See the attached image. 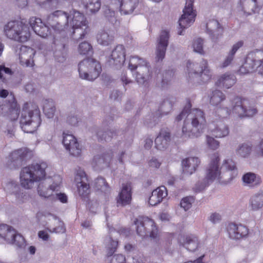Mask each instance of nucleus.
<instances>
[{
  "label": "nucleus",
  "mask_w": 263,
  "mask_h": 263,
  "mask_svg": "<svg viewBox=\"0 0 263 263\" xmlns=\"http://www.w3.org/2000/svg\"><path fill=\"white\" fill-rule=\"evenodd\" d=\"M47 23L55 31H69L72 36L77 34L79 35L78 40L84 39L89 31L86 17L83 13L75 9L69 13L57 10L49 15Z\"/></svg>",
  "instance_id": "f257e3e1"
},
{
  "label": "nucleus",
  "mask_w": 263,
  "mask_h": 263,
  "mask_svg": "<svg viewBox=\"0 0 263 263\" xmlns=\"http://www.w3.org/2000/svg\"><path fill=\"white\" fill-rule=\"evenodd\" d=\"M190 102L176 118L177 121L184 119L182 128L183 138H194L199 137L203 132L206 123L204 114L200 109H191Z\"/></svg>",
  "instance_id": "f03ea898"
},
{
  "label": "nucleus",
  "mask_w": 263,
  "mask_h": 263,
  "mask_svg": "<svg viewBox=\"0 0 263 263\" xmlns=\"http://www.w3.org/2000/svg\"><path fill=\"white\" fill-rule=\"evenodd\" d=\"M230 103L229 107L222 104L217 107L216 115L219 118H224L232 113L240 118H244L252 117L257 114V109L253 106H248V102L244 99L235 97Z\"/></svg>",
  "instance_id": "7ed1b4c3"
},
{
  "label": "nucleus",
  "mask_w": 263,
  "mask_h": 263,
  "mask_svg": "<svg viewBox=\"0 0 263 263\" xmlns=\"http://www.w3.org/2000/svg\"><path fill=\"white\" fill-rule=\"evenodd\" d=\"M41 123V114L37 105L33 103H25L20 119L22 129L25 133L36 131Z\"/></svg>",
  "instance_id": "20e7f679"
},
{
  "label": "nucleus",
  "mask_w": 263,
  "mask_h": 263,
  "mask_svg": "<svg viewBox=\"0 0 263 263\" xmlns=\"http://www.w3.org/2000/svg\"><path fill=\"white\" fill-rule=\"evenodd\" d=\"M47 166L46 163L42 162L24 167L20 174L21 185L25 189H30L35 181L45 179Z\"/></svg>",
  "instance_id": "39448f33"
},
{
  "label": "nucleus",
  "mask_w": 263,
  "mask_h": 263,
  "mask_svg": "<svg viewBox=\"0 0 263 263\" xmlns=\"http://www.w3.org/2000/svg\"><path fill=\"white\" fill-rule=\"evenodd\" d=\"M186 70L189 81L201 84L208 82L212 77V72L208 61L202 59L199 63L188 61L186 63Z\"/></svg>",
  "instance_id": "423d86ee"
},
{
  "label": "nucleus",
  "mask_w": 263,
  "mask_h": 263,
  "mask_svg": "<svg viewBox=\"0 0 263 263\" xmlns=\"http://www.w3.org/2000/svg\"><path fill=\"white\" fill-rule=\"evenodd\" d=\"M219 155L214 154L206 168L205 177L196 184L195 189L197 191H201L214 181L223 179L221 168L219 167Z\"/></svg>",
  "instance_id": "0eeeda50"
},
{
  "label": "nucleus",
  "mask_w": 263,
  "mask_h": 263,
  "mask_svg": "<svg viewBox=\"0 0 263 263\" xmlns=\"http://www.w3.org/2000/svg\"><path fill=\"white\" fill-rule=\"evenodd\" d=\"M4 33L8 38L21 43L27 42L30 37L28 25L16 21L9 22L5 25Z\"/></svg>",
  "instance_id": "6e6552de"
},
{
  "label": "nucleus",
  "mask_w": 263,
  "mask_h": 263,
  "mask_svg": "<svg viewBox=\"0 0 263 263\" xmlns=\"http://www.w3.org/2000/svg\"><path fill=\"white\" fill-rule=\"evenodd\" d=\"M101 71L100 63L92 58H86L79 64V75L83 79L93 81L99 77Z\"/></svg>",
  "instance_id": "1a4fd4ad"
},
{
  "label": "nucleus",
  "mask_w": 263,
  "mask_h": 263,
  "mask_svg": "<svg viewBox=\"0 0 263 263\" xmlns=\"http://www.w3.org/2000/svg\"><path fill=\"white\" fill-rule=\"evenodd\" d=\"M136 226L137 234L143 236L149 235L152 239H156L158 236V230L155 222L147 217H139L134 221Z\"/></svg>",
  "instance_id": "9d476101"
},
{
  "label": "nucleus",
  "mask_w": 263,
  "mask_h": 263,
  "mask_svg": "<svg viewBox=\"0 0 263 263\" xmlns=\"http://www.w3.org/2000/svg\"><path fill=\"white\" fill-rule=\"evenodd\" d=\"M20 112V106L14 96L8 102L0 104V115L6 116L11 121L17 120Z\"/></svg>",
  "instance_id": "9b49d317"
},
{
  "label": "nucleus",
  "mask_w": 263,
  "mask_h": 263,
  "mask_svg": "<svg viewBox=\"0 0 263 263\" xmlns=\"http://www.w3.org/2000/svg\"><path fill=\"white\" fill-rule=\"evenodd\" d=\"M263 60V51L256 50L249 53L245 63L240 67L241 73H247L254 70L256 66Z\"/></svg>",
  "instance_id": "f8f14e48"
},
{
  "label": "nucleus",
  "mask_w": 263,
  "mask_h": 263,
  "mask_svg": "<svg viewBox=\"0 0 263 263\" xmlns=\"http://www.w3.org/2000/svg\"><path fill=\"white\" fill-rule=\"evenodd\" d=\"M74 181L77 184L79 195L82 198L87 197L90 194V187L87 181V177L85 172L81 167L76 170Z\"/></svg>",
  "instance_id": "ddd939ff"
},
{
  "label": "nucleus",
  "mask_w": 263,
  "mask_h": 263,
  "mask_svg": "<svg viewBox=\"0 0 263 263\" xmlns=\"http://www.w3.org/2000/svg\"><path fill=\"white\" fill-rule=\"evenodd\" d=\"M194 0H186L183 14L179 20V25L182 29L190 27L195 21L196 13L193 9Z\"/></svg>",
  "instance_id": "4468645a"
},
{
  "label": "nucleus",
  "mask_w": 263,
  "mask_h": 263,
  "mask_svg": "<svg viewBox=\"0 0 263 263\" xmlns=\"http://www.w3.org/2000/svg\"><path fill=\"white\" fill-rule=\"evenodd\" d=\"M222 176L226 182H230L235 178L237 174V168L235 162L231 158H226L223 160L222 166Z\"/></svg>",
  "instance_id": "2eb2a0df"
},
{
  "label": "nucleus",
  "mask_w": 263,
  "mask_h": 263,
  "mask_svg": "<svg viewBox=\"0 0 263 263\" xmlns=\"http://www.w3.org/2000/svg\"><path fill=\"white\" fill-rule=\"evenodd\" d=\"M169 32L166 30H162L157 41L156 50V60L161 61L165 55L166 47L168 44Z\"/></svg>",
  "instance_id": "dca6fc26"
},
{
  "label": "nucleus",
  "mask_w": 263,
  "mask_h": 263,
  "mask_svg": "<svg viewBox=\"0 0 263 263\" xmlns=\"http://www.w3.org/2000/svg\"><path fill=\"white\" fill-rule=\"evenodd\" d=\"M29 23L34 32L39 36L46 38L50 35L49 27L40 18L32 16L30 18Z\"/></svg>",
  "instance_id": "f3484780"
},
{
  "label": "nucleus",
  "mask_w": 263,
  "mask_h": 263,
  "mask_svg": "<svg viewBox=\"0 0 263 263\" xmlns=\"http://www.w3.org/2000/svg\"><path fill=\"white\" fill-rule=\"evenodd\" d=\"M63 143L65 148L73 156L81 154V148L76 138L72 134L63 133Z\"/></svg>",
  "instance_id": "a211bd4d"
},
{
  "label": "nucleus",
  "mask_w": 263,
  "mask_h": 263,
  "mask_svg": "<svg viewBox=\"0 0 263 263\" xmlns=\"http://www.w3.org/2000/svg\"><path fill=\"white\" fill-rule=\"evenodd\" d=\"M227 231L230 238L233 239H240L245 238L249 234L248 228L240 223H229L227 227Z\"/></svg>",
  "instance_id": "6ab92c4d"
},
{
  "label": "nucleus",
  "mask_w": 263,
  "mask_h": 263,
  "mask_svg": "<svg viewBox=\"0 0 263 263\" xmlns=\"http://www.w3.org/2000/svg\"><path fill=\"white\" fill-rule=\"evenodd\" d=\"M263 6V0H241L238 10L247 15L258 12Z\"/></svg>",
  "instance_id": "aec40b11"
},
{
  "label": "nucleus",
  "mask_w": 263,
  "mask_h": 263,
  "mask_svg": "<svg viewBox=\"0 0 263 263\" xmlns=\"http://www.w3.org/2000/svg\"><path fill=\"white\" fill-rule=\"evenodd\" d=\"M31 152L22 148L12 152L9 156L8 162L13 164L15 168L22 165V162L31 155Z\"/></svg>",
  "instance_id": "412c9836"
},
{
  "label": "nucleus",
  "mask_w": 263,
  "mask_h": 263,
  "mask_svg": "<svg viewBox=\"0 0 263 263\" xmlns=\"http://www.w3.org/2000/svg\"><path fill=\"white\" fill-rule=\"evenodd\" d=\"M206 32L213 40L221 37L223 33V28L215 19H210L205 24Z\"/></svg>",
  "instance_id": "4be33fe9"
},
{
  "label": "nucleus",
  "mask_w": 263,
  "mask_h": 263,
  "mask_svg": "<svg viewBox=\"0 0 263 263\" xmlns=\"http://www.w3.org/2000/svg\"><path fill=\"white\" fill-rule=\"evenodd\" d=\"M19 59L22 65L33 67L34 65L33 60L35 51L29 47L22 45L20 48Z\"/></svg>",
  "instance_id": "5701e85b"
},
{
  "label": "nucleus",
  "mask_w": 263,
  "mask_h": 263,
  "mask_svg": "<svg viewBox=\"0 0 263 263\" xmlns=\"http://www.w3.org/2000/svg\"><path fill=\"white\" fill-rule=\"evenodd\" d=\"M132 195L130 183L127 182L122 184L117 200L118 205L124 206L129 204L132 200Z\"/></svg>",
  "instance_id": "b1692460"
},
{
  "label": "nucleus",
  "mask_w": 263,
  "mask_h": 263,
  "mask_svg": "<svg viewBox=\"0 0 263 263\" xmlns=\"http://www.w3.org/2000/svg\"><path fill=\"white\" fill-rule=\"evenodd\" d=\"M151 77V71L149 64L144 60V63L139 65L137 69L136 79L137 83L143 85Z\"/></svg>",
  "instance_id": "393cba45"
},
{
  "label": "nucleus",
  "mask_w": 263,
  "mask_h": 263,
  "mask_svg": "<svg viewBox=\"0 0 263 263\" xmlns=\"http://www.w3.org/2000/svg\"><path fill=\"white\" fill-rule=\"evenodd\" d=\"M170 141V133L165 129H161L155 139V147L158 150L164 151L168 147Z\"/></svg>",
  "instance_id": "a878e982"
},
{
  "label": "nucleus",
  "mask_w": 263,
  "mask_h": 263,
  "mask_svg": "<svg viewBox=\"0 0 263 263\" xmlns=\"http://www.w3.org/2000/svg\"><path fill=\"white\" fill-rule=\"evenodd\" d=\"M200 163L198 157H191L183 159L182 161L184 173L190 175L194 173Z\"/></svg>",
  "instance_id": "bb28decb"
},
{
  "label": "nucleus",
  "mask_w": 263,
  "mask_h": 263,
  "mask_svg": "<svg viewBox=\"0 0 263 263\" xmlns=\"http://www.w3.org/2000/svg\"><path fill=\"white\" fill-rule=\"evenodd\" d=\"M167 195L166 187L164 186H161L154 190L151 196L149 198L148 203L152 206H155L161 202L163 199Z\"/></svg>",
  "instance_id": "cd10ccee"
},
{
  "label": "nucleus",
  "mask_w": 263,
  "mask_h": 263,
  "mask_svg": "<svg viewBox=\"0 0 263 263\" xmlns=\"http://www.w3.org/2000/svg\"><path fill=\"white\" fill-rule=\"evenodd\" d=\"M236 82V77L233 74L227 72L218 78L216 85L220 88L229 89L235 84Z\"/></svg>",
  "instance_id": "c85d7f7f"
},
{
  "label": "nucleus",
  "mask_w": 263,
  "mask_h": 263,
  "mask_svg": "<svg viewBox=\"0 0 263 263\" xmlns=\"http://www.w3.org/2000/svg\"><path fill=\"white\" fill-rule=\"evenodd\" d=\"M139 0H118L119 11L121 14H130L138 6Z\"/></svg>",
  "instance_id": "c756f323"
},
{
  "label": "nucleus",
  "mask_w": 263,
  "mask_h": 263,
  "mask_svg": "<svg viewBox=\"0 0 263 263\" xmlns=\"http://www.w3.org/2000/svg\"><path fill=\"white\" fill-rule=\"evenodd\" d=\"M243 45V42L239 41L233 45L231 49L228 52L223 61L221 64V67L225 68L228 66L234 59L235 54L237 50Z\"/></svg>",
  "instance_id": "7c9ffc66"
},
{
  "label": "nucleus",
  "mask_w": 263,
  "mask_h": 263,
  "mask_svg": "<svg viewBox=\"0 0 263 263\" xmlns=\"http://www.w3.org/2000/svg\"><path fill=\"white\" fill-rule=\"evenodd\" d=\"M213 135L217 138H224L229 134L228 126L223 123L221 121H218L215 124V127L211 129Z\"/></svg>",
  "instance_id": "2f4dec72"
},
{
  "label": "nucleus",
  "mask_w": 263,
  "mask_h": 263,
  "mask_svg": "<svg viewBox=\"0 0 263 263\" xmlns=\"http://www.w3.org/2000/svg\"><path fill=\"white\" fill-rule=\"evenodd\" d=\"M263 207V193H259L252 196L250 200L249 208L250 210L256 211Z\"/></svg>",
  "instance_id": "473e14b6"
},
{
  "label": "nucleus",
  "mask_w": 263,
  "mask_h": 263,
  "mask_svg": "<svg viewBox=\"0 0 263 263\" xmlns=\"http://www.w3.org/2000/svg\"><path fill=\"white\" fill-rule=\"evenodd\" d=\"M252 151V146L248 143L239 144L235 149V153L237 157L241 158H247L251 155Z\"/></svg>",
  "instance_id": "72a5a7b5"
},
{
  "label": "nucleus",
  "mask_w": 263,
  "mask_h": 263,
  "mask_svg": "<svg viewBox=\"0 0 263 263\" xmlns=\"http://www.w3.org/2000/svg\"><path fill=\"white\" fill-rule=\"evenodd\" d=\"M244 184L249 187H254L260 183L261 180L259 176L251 172L244 174L242 178Z\"/></svg>",
  "instance_id": "f704fd0d"
},
{
  "label": "nucleus",
  "mask_w": 263,
  "mask_h": 263,
  "mask_svg": "<svg viewBox=\"0 0 263 263\" xmlns=\"http://www.w3.org/2000/svg\"><path fill=\"white\" fill-rule=\"evenodd\" d=\"M60 189V184H52L47 189L44 186L43 183H40L37 187V192L40 196L44 198L50 197L54 191H58Z\"/></svg>",
  "instance_id": "c9c22d12"
},
{
  "label": "nucleus",
  "mask_w": 263,
  "mask_h": 263,
  "mask_svg": "<svg viewBox=\"0 0 263 263\" xmlns=\"http://www.w3.org/2000/svg\"><path fill=\"white\" fill-rule=\"evenodd\" d=\"M82 2L87 13H95L101 8L100 0H82Z\"/></svg>",
  "instance_id": "e433bc0d"
},
{
  "label": "nucleus",
  "mask_w": 263,
  "mask_h": 263,
  "mask_svg": "<svg viewBox=\"0 0 263 263\" xmlns=\"http://www.w3.org/2000/svg\"><path fill=\"white\" fill-rule=\"evenodd\" d=\"M182 245L189 251L194 252L198 247V239L193 235L186 236Z\"/></svg>",
  "instance_id": "4c0bfd02"
},
{
  "label": "nucleus",
  "mask_w": 263,
  "mask_h": 263,
  "mask_svg": "<svg viewBox=\"0 0 263 263\" xmlns=\"http://www.w3.org/2000/svg\"><path fill=\"white\" fill-rule=\"evenodd\" d=\"M226 99L225 95L219 90H215L212 92L210 99V103L213 106H217Z\"/></svg>",
  "instance_id": "58836bf2"
},
{
  "label": "nucleus",
  "mask_w": 263,
  "mask_h": 263,
  "mask_svg": "<svg viewBox=\"0 0 263 263\" xmlns=\"http://www.w3.org/2000/svg\"><path fill=\"white\" fill-rule=\"evenodd\" d=\"M13 228L6 224H0V237L8 241L13 234Z\"/></svg>",
  "instance_id": "ea45409f"
},
{
  "label": "nucleus",
  "mask_w": 263,
  "mask_h": 263,
  "mask_svg": "<svg viewBox=\"0 0 263 263\" xmlns=\"http://www.w3.org/2000/svg\"><path fill=\"white\" fill-rule=\"evenodd\" d=\"M13 72L10 68L5 66V64L0 65V81L6 83L12 76Z\"/></svg>",
  "instance_id": "a19ab883"
},
{
  "label": "nucleus",
  "mask_w": 263,
  "mask_h": 263,
  "mask_svg": "<svg viewBox=\"0 0 263 263\" xmlns=\"http://www.w3.org/2000/svg\"><path fill=\"white\" fill-rule=\"evenodd\" d=\"M10 237L9 242L15 245L19 248L24 246L25 243L24 238L21 235L17 234L14 229H13L12 236Z\"/></svg>",
  "instance_id": "79ce46f5"
},
{
  "label": "nucleus",
  "mask_w": 263,
  "mask_h": 263,
  "mask_svg": "<svg viewBox=\"0 0 263 263\" xmlns=\"http://www.w3.org/2000/svg\"><path fill=\"white\" fill-rule=\"evenodd\" d=\"M204 41L201 38L195 39L192 42V48L194 52L201 55H204L205 52L203 49Z\"/></svg>",
  "instance_id": "37998d69"
},
{
  "label": "nucleus",
  "mask_w": 263,
  "mask_h": 263,
  "mask_svg": "<svg viewBox=\"0 0 263 263\" xmlns=\"http://www.w3.org/2000/svg\"><path fill=\"white\" fill-rule=\"evenodd\" d=\"M98 43L102 45H108L113 41L112 36H110L107 32L102 31L99 33L97 36Z\"/></svg>",
  "instance_id": "c03bdc74"
},
{
  "label": "nucleus",
  "mask_w": 263,
  "mask_h": 263,
  "mask_svg": "<svg viewBox=\"0 0 263 263\" xmlns=\"http://www.w3.org/2000/svg\"><path fill=\"white\" fill-rule=\"evenodd\" d=\"M205 142L209 149L214 151L217 149L220 146V142L209 135L205 136Z\"/></svg>",
  "instance_id": "a18cd8bd"
},
{
  "label": "nucleus",
  "mask_w": 263,
  "mask_h": 263,
  "mask_svg": "<svg viewBox=\"0 0 263 263\" xmlns=\"http://www.w3.org/2000/svg\"><path fill=\"white\" fill-rule=\"evenodd\" d=\"M144 60H145L140 58L137 56L131 57L129 62V68L132 71L135 69L137 70L139 65L144 63Z\"/></svg>",
  "instance_id": "49530a36"
},
{
  "label": "nucleus",
  "mask_w": 263,
  "mask_h": 263,
  "mask_svg": "<svg viewBox=\"0 0 263 263\" xmlns=\"http://www.w3.org/2000/svg\"><path fill=\"white\" fill-rule=\"evenodd\" d=\"M78 51L80 54H89L92 53V47L89 43L84 42L79 44Z\"/></svg>",
  "instance_id": "de8ad7c7"
},
{
  "label": "nucleus",
  "mask_w": 263,
  "mask_h": 263,
  "mask_svg": "<svg viewBox=\"0 0 263 263\" xmlns=\"http://www.w3.org/2000/svg\"><path fill=\"white\" fill-rule=\"evenodd\" d=\"M43 111L47 118H52L54 116L55 108L54 105H50L49 102H47L43 106Z\"/></svg>",
  "instance_id": "09e8293b"
},
{
  "label": "nucleus",
  "mask_w": 263,
  "mask_h": 263,
  "mask_svg": "<svg viewBox=\"0 0 263 263\" xmlns=\"http://www.w3.org/2000/svg\"><path fill=\"white\" fill-rule=\"evenodd\" d=\"M116 51L118 52L116 60H118V62L120 64H123L125 60V51L124 47L122 45L117 46Z\"/></svg>",
  "instance_id": "8fccbe9b"
},
{
  "label": "nucleus",
  "mask_w": 263,
  "mask_h": 263,
  "mask_svg": "<svg viewBox=\"0 0 263 263\" xmlns=\"http://www.w3.org/2000/svg\"><path fill=\"white\" fill-rule=\"evenodd\" d=\"M193 201L194 199L191 197H184L180 201V206L186 211L191 208Z\"/></svg>",
  "instance_id": "3c124183"
},
{
  "label": "nucleus",
  "mask_w": 263,
  "mask_h": 263,
  "mask_svg": "<svg viewBox=\"0 0 263 263\" xmlns=\"http://www.w3.org/2000/svg\"><path fill=\"white\" fill-rule=\"evenodd\" d=\"M95 184L98 190L101 191H107L109 187L105 179L102 177L98 178L96 180Z\"/></svg>",
  "instance_id": "603ef678"
},
{
  "label": "nucleus",
  "mask_w": 263,
  "mask_h": 263,
  "mask_svg": "<svg viewBox=\"0 0 263 263\" xmlns=\"http://www.w3.org/2000/svg\"><path fill=\"white\" fill-rule=\"evenodd\" d=\"M173 104L168 100H164L160 106V110L163 115H167L172 108Z\"/></svg>",
  "instance_id": "864d4df0"
},
{
  "label": "nucleus",
  "mask_w": 263,
  "mask_h": 263,
  "mask_svg": "<svg viewBox=\"0 0 263 263\" xmlns=\"http://www.w3.org/2000/svg\"><path fill=\"white\" fill-rule=\"evenodd\" d=\"M161 163L158 159L153 157L148 161V166L152 168H158L160 167Z\"/></svg>",
  "instance_id": "5fc2aeb1"
},
{
  "label": "nucleus",
  "mask_w": 263,
  "mask_h": 263,
  "mask_svg": "<svg viewBox=\"0 0 263 263\" xmlns=\"http://www.w3.org/2000/svg\"><path fill=\"white\" fill-rule=\"evenodd\" d=\"M209 220L213 223L219 222L221 219V215L217 213H212L209 218Z\"/></svg>",
  "instance_id": "6e6d98bb"
},
{
  "label": "nucleus",
  "mask_w": 263,
  "mask_h": 263,
  "mask_svg": "<svg viewBox=\"0 0 263 263\" xmlns=\"http://www.w3.org/2000/svg\"><path fill=\"white\" fill-rule=\"evenodd\" d=\"M67 122L71 126H76L79 122V120L77 117L68 116L67 118Z\"/></svg>",
  "instance_id": "4d7b16f0"
},
{
  "label": "nucleus",
  "mask_w": 263,
  "mask_h": 263,
  "mask_svg": "<svg viewBox=\"0 0 263 263\" xmlns=\"http://www.w3.org/2000/svg\"><path fill=\"white\" fill-rule=\"evenodd\" d=\"M58 200L63 203H66L68 201V198L65 193H60L56 194Z\"/></svg>",
  "instance_id": "13d9d810"
},
{
  "label": "nucleus",
  "mask_w": 263,
  "mask_h": 263,
  "mask_svg": "<svg viewBox=\"0 0 263 263\" xmlns=\"http://www.w3.org/2000/svg\"><path fill=\"white\" fill-rule=\"evenodd\" d=\"M256 151L258 155L263 157V139L256 145Z\"/></svg>",
  "instance_id": "bf43d9fd"
},
{
  "label": "nucleus",
  "mask_w": 263,
  "mask_h": 263,
  "mask_svg": "<svg viewBox=\"0 0 263 263\" xmlns=\"http://www.w3.org/2000/svg\"><path fill=\"white\" fill-rule=\"evenodd\" d=\"M104 13L107 17L114 16L115 15V11L111 10L109 6H106L104 9Z\"/></svg>",
  "instance_id": "052dcab7"
},
{
  "label": "nucleus",
  "mask_w": 263,
  "mask_h": 263,
  "mask_svg": "<svg viewBox=\"0 0 263 263\" xmlns=\"http://www.w3.org/2000/svg\"><path fill=\"white\" fill-rule=\"evenodd\" d=\"M255 69L259 74L263 77V60L256 66Z\"/></svg>",
  "instance_id": "680f3d73"
},
{
  "label": "nucleus",
  "mask_w": 263,
  "mask_h": 263,
  "mask_svg": "<svg viewBox=\"0 0 263 263\" xmlns=\"http://www.w3.org/2000/svg\"><path fill=\"white\" fill-rule=\"evenodd\" d=\"M144 142V147L146 149H149L153 145V141L152 138H147L145 139Z\"/></svg>",
  "instance_id": "e2e57ef3"
},
{
  "label": "nucleus",
  "mask_w": 263,
  "mask_h": 263,
  "mask_svg": "<svg viewBox=\"0 0 263 263\" xmlns=\"http://www.w3.org/2000/svg\"><path fill=\"white\" fill-rule=\"evenodd\" d=\"M39 237L44 240H48L49 238L48 234L44 231H40L38 233Z\"/></svg>",
  "instance_id": "0e129e2a"
},
{
  "label": "nucleus",
  "mask_w": 263,
  "mask_h": 263,
  "mask_svg": "<svg viewBox=\"0 0 263 263\" xmlns=\"http://www.w3.org/2000/svg\"><path fill=\"white\" fill-rule=\"evenodd\" d=\"M135 249V246L130 243H127L124 246V250L127 253H130Z\"/></svg>",
  "instance_id": "69168bd1"
},
{
  "label": "nucleus",
  "mask_w": 263,
  "mask_h": 263,
  "mask_svg": "<svg viewBox=\"0 0 263 263\" xmlns=\"http://www.w3.org/2000/svg\"><path fill=\"white\" fill-rule=\"evenodd\" d=\"M115 252V248L111 247L108 249V252L107 254V259L108 260L111 261L112 259H110V257L112 256Z\"/></svg>",
  "instance_id": "338daca9"
},
{
  "label": "nucleus",
  "mask_w": 263,
  "mask_h": 263,
  "mask_svg": "<svg viewBox=\"0 0 263 263\" xmlns=\"http://www.w3.org/2000/svg\"><path fill=\"white\" fill-rule=\"evenodd\" d=\"M116 260L118 261V263H125V257L122 254L116 255Z\"/></svg>",
  "instance_id": "774afa93"
}]
</instances>
